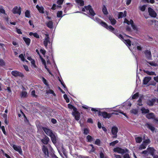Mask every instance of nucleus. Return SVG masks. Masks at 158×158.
I'll list each match as a JSON object with an SVG mask.
<instances>
[{"label":"nucleus","mask_w":158,"mask_h":158,"mask_svg":"<svg viewBox=\"0 0 158 158\" xmlns=\"http://www.w3.org/2000/svg\"><path fill=\"white\" fill-rule=\"evenodd\" d=\"M11 146L15 150L19 152L20 155H22V151L20 147L17 146L15 144H13Z\"/></svg>","instance_id":"12"},{"label":"nucleus","mask_w":158,"mask_h":158,"mask_svg":"<svg viewBox=\"0 0 158 158\" xmlns=\"http://www.w3.org/2000/svg\"><path fill=\"white\" fill-rule=\"evenodd\" d=\"M16 32L18 34H22V33L21 32L20 29H18L17 28H16Z\"/></svg>","instance_id":"60"},{"label":"nucleus","mask_w":158,"mask_h":158,"mask_svg":"<svg viewBox=\"0 0 158 158\" xmlns=\"http://www.w3.org/2000/svg\"><path fill=\"white\" fill-rule=\"evenodd\" d=\"M109 20L110 21L111 24L112 25H114L116 22V21L111 16H110L109 17Z\"/></svg>","instance_id":"28"},{"label":"nucleus","mask_w":158,"mask_h":158,"mask_svg":"<svg viewBox=\"0 0 158 158\" xmlns=\"http://www.w3.org/2000/svg\"><path fill=\"white\" fill-rule=\"evenodd\" d=\"M142 101V98H140L138 101V105H139V106H141L142 105V104L141 102Z\"/></svg>","instance_id":"49"},{"label":"nucleus","mask_w":158,"mask_h":158,"mask_svg":"<svg viewBox=\"0 0 158 158\" xmlns=\"http://www.w3.org/2000/svg\"><path fill=\"white\" fill-rule=\"evenodd\" d=\"M72 114L73 116L74 117L75 119L76 120L78 121L79 120L80 118V113L77 111V110L73 112Z\"/></svg>","instance_id":"17"},{"label":"nucleus","mask_w":158,"mask_h":158,"mask_svg":"<svg viewBox=\"0 0 158 158\" xmlns=\"http://www.w3.org/2000/svg\"><path fill=\"white\" fill-rule=\"evenodd\" d=\"M41 60H42V62L43 63V64H44V65L45 66V69H47V68H46V65L45 61V60H44L43 59H41Z\"/></svg>","instance_id":"63"},{"label":"nucleus","mask_w":158,"mask_h":158,"mask_svg":"<svg viewBox=\"0 0 158 158\" xmlns=\"http://www.w3.org/2000/svg\"><path fill=\"white\" fill-rule=\"evenodd\" d=\"M40 52L43 55H44L45 54L46 51L44 49H41L40 50Z\"/></svg>","instance_id":"59"},{"label":"nucleus","mask_w":158,"mask_h":158,"mask_svg":"<svg viewBox=\"0 0 158 158\" xmlns=\"http://www.w3.org/2000/svg\"><path fill=\"white\" fill-rule=\"evenodd\" d=\"M33 35L34 37H36L37 38H39V35L36 33H34L33 34Z\"/></svg>","instance_id":"64"},{"label":"nucleus","mask_w":158,"mask_h":158,"mask_svg":"<svg viewBox=\"0 0 158 158\" xmlns=\"http://www.w3.org/2000/svg\"><path fill=\"white\" fill-rule=\"evenodd\" d=\"M68 108L70 109H73V112L76 111V110H77V109L76 108L70 104H68Z\"/></svg>","instance_id":"32"},{"label":"nucleus","mask_w":158,"mask_h":158,"mask_svg":"<svg viewBox=\"0 0 158 158\" xmlns=\"http://www.w3.org/2000/svg\"><path fill=\"white\" fill-rule=\"evenodd\" d=\"M1 151L2 152L3 154L6 157H7V158H11L10 156L7 154L5 153L2 150H1Z\"/></svg>","instance_id":"47"},{"label":"nucleus","mask_w":158,"mask_h":158,"mask_svg":"<svg viewBox=\"0 0 158 158\" xmlns=\"http://www.w3.org/2000/svg\"><path fill=\"white\" fill-rule=\"evenodd\" d=\"M143 70L144 72L150 75H156L155 72L152 71H150L147 70H137V76L138 75V73L141 71Z\"/></svg>","instance_id":"11"},{"label":"nucleus","mask_w":158,"mask_h":158,"mask_svg":"<svg viewBox=\"0 0 158 158\" xmlns=\"http://www.w3.org/2000/svg\"><path fill=\"white\" fill-rule=\"evenodd\" d=\"M35 93L34 90H32L31 92V94L33 97H35L36 96L35 95Z\"/></svg>","instance_id":"62"},{"label":"nucleus","mask_w":158,"mask_h":158,"mask_svg":"<svg viewBox=\"0 0 158 158\" xmlns=\"http://www.w3.org/2000/svg\"><path fill=\"white\" fill-rule=\"evenodd\" d=\"M42 80H43V82L47 86H48V84L47 83V81L46 80V79L43 77V78H42Z\"/></svg>","instance_id":"57"},{"label":"nucleus","mask_w":158,"mask_h":158,"mask_svg":"<svg viewBox=\"0 0 158 158\" xmlns=\"http://www.w3.org/2000/svg\"><path fill=\"white\" fill-rule=\"evenodd\" d=\"M155 101V99L154 98L150 99L148 100L147 104L149 106H152Z\"/></svg>","instance_id":"23"},{"label":"nucleus","mask_w":158,"mask_h":158,"mask_svg":"<svg viewBox=\"0 0 158 158\" xmlns=\"http://www.w3.org/2000/svg\"><path fill=\"white\" fill-rule=\"evenodd\" d=\"M5 65V63L2 59H0V66H3Z\"/></svg>","instance_id":"56"},{"label":"nucleus","mask_w":158,"mask_h":158,"mask_svg":"<svg viewBox=\"0 0 158 158\" xmlns=\"http://www.w3.org/2000/svg\"><path fill=\"white\" fill-rule=\"evenodd\" d=\"M95 144L98 145H100V141L99 139H97L95 142Z\"/></svg>","instance_id":"51"},{"label":"nucleus","mask_w":158,"mask_h":158,"mask_svg":"<svg viewBox=\"0 0 158 158\" xmlns=\"http://www.w3.org/2000/svg\"><path fill=\"white\" fill-rule=\"evenodd\" d=\"M147 63L151 66H158V64L157 63H156L154 61L147 62Z\"/></svg>","instance_id":"31"},{"label":"nucleus","mask_w":158,"mask_h":158,"mask_svg":"<svg viewBox=\"0 0 158 158\" xmlns=\"http://www.w3.org/2000/svg\"><path fill=\"white\" fill-rule=\"evenodd\" d=\"M135 140L137 143H140L142 141V138L141 137H137L135 138Z\"/></svg>","instance_id":"38"},{"label":"nucleus","mask_w":158,"mask_h":158,"mask_svg":"<svg viewBox=\"0 0 158 158\" xmlns=\"http://www.w3.org/2000/svg\"><path fill=\"white\" fill-rule=\"evenodd\" d=\"M141 110L143 113H147L149 112V110L148 109H146L144 107H142Z\"/></svg>","instance_id":"36"},{"label":"nucleus","mask_w":158,"mask_h":158,"mask_svg":"<svg viewBox=\"0 0 158 158\" xmlns=\"http://www.w3.org/2000/svg\"><path fill=\"white\" fill-rule=\"evenodd\" d=\"M36 7L40 13H44V8L42 6H39L37 5Z\"/></svg>","instance_id":"21"},{"label":"nucleus","mask_w":158,"mask_h":158,"mask_svg":"<svg viewBox=\"0 0 158 158\" xmlns=\"http://www.w3.org/2000/svg\"><path fill=\"white\" fill-rule=\"evenodd\" d=\"M11 74L15 77L19 76L20 77H22L23 76V74L18 71L15 70L12 72Z\"/></svg>","instance_id":"16"},{"label":"nucleus","mask_w":158,"mask_h":158,"mask_svg":"<svg viewBox=\"0 0 158 158\" xmlns=\"http://www.w3.org/2000/svg\"><path fill=\"white\" fill-rule=\"evenodd\" d=\"M47 26L49 28H52L53 26V23L51 21H49L46 23Z\"/></svg>","instance_id":"35"},{"label":"nucleus","mask_w":158,"mask_h":158,"mask_svg":"<svg viewBox=\"0 0 158 158\" xmlns=\"http://www.w3.org/2000/svg\"><path fill=\"white\" fill-rule=\"evenodd\" d=\"M124 23H126L128 25L131 24L133 29L137 31H138V28L136 26L134 25L133 21L132 20L130 19V21H129L127 19H125Z\"/></svg>","instance_id":"6"},{"label":"nucleus","mask_w":158,"mask_h":158,"mask_svg":"<svg viewBox=\"0 0 158 158\" xmlns=\"http://www.w3.org/2000/svg\"><path fill=\"white\" fill-rule=\"evenodd\" d=\"M131 112L132 113H133L135 114H136L138 113V110L136 109H133L131 110Z\"/></svg>","instance_id":"42"},{"label":"nucleus","mask_w":158,"mask_h":158,"mask_svg":"<svg viewBox=\"0 0 158 158\" xmlns=\"http://www.w3.org/2000/svg\"><path fill=\"white\" fill-rule=\"evenodd\" d=\"M131 105V102H127L124 104V106H122L119 107L118 110H111V111H114V112H118L119 113L122 114L124 115L125 116H127L126 114L123 113L121 110V109H123L124 110H127L129 109Z\"/></svg>","instance_id":"4"},{"label":"nucleus","mask_w":158,"mask_h":158,"mask_svg":"<svg viewBox=\"0 0 158 158\" xmlns=\"http://www.w3.org/2000/svg\"><path fill=\"white\" fill-rule=\"evenodd\" d=\"M82 10L83 11H86L89 10L90 13L89 17L94 20H95L94 18V16L95 15V13L93 11L92 9L91 8V6H85V8H83L82 9Z\"/></svg>","instance_id":"5"},{"label":"nucleus","mask_w":158,"mask_h":158,"mask_svg":"<svg viewBox=\"0 0 158 158\" xmlns=\"http://www.w3.org/2000/svg\"><path fill=\"white\" fill-rule=\"evenodd\" d=\"M31 66L33 68H36V65L35 64V61L33 60H32L31 61Z\"/></svg>","instance_id":"43"},{"label":"nucleus","mask_w":158,"mask_h":158,"mask_svg":"<svg viewBox=\"0 0 158 158\" xmlns=\"http://www.w3.org/2000/svg\"><path fill=\"white\" fill-rule=\"evenodd\" d=\"M139 96V94L138 93H136L132 96V98L133 99H135L137 98Z\"/></svg>","instance_id":"46"},{"label":"nucleus","mask_w":158,"mask_h":158,"mask_svg":"<svg viewBox=\"0 0 158 158\" xmlns=\"http://www.w3.org/2000/svg\"><path fill=\"white\" fill-rule=\"evenodd\" d=\"M47 93H49L50 94H52L54 95H55V94L54 93V91L51 89H49L48 90L47 92Z\"/></svg>","instance_id":"53"},{"label":"nucleus","mask_w":158,"mask_h":158,"mask_svg":"<svg viewBox=\"0 0 158 158\" xmlns=\"http://www.w3.org/2000/svg\"><path fill=\"white\" fill-rule=\"evenodd\" d=\"M117 35L120 39L123 41L128 47L131 46V42L130 40L128 39H124V38H123V36L121 34L118 35Z\"/></svg>","instance_id":"7"},{"label":"nucleus","mask_w":158,"mask_h":158,"mask_svg":"<svg viewBox=\"0 0 158 158\" xmlns=\"http://www.w3.org/2000/svg\"><path fill=\"white\" fill-rule=\"evenodd\" d=\"M127 12L126 11H125L123 13L122 12H120L118 14V18H122L125 17L126 16Z\"/></svg>","instance_id":"26"},{"label":"nucleus","mask_w":158,"mask_h":158,"mask_svg":"<svg viewBox=\"0 0 158 158\" xmlns=\"http://www.w3.org/2000/svg\"><path fill=\"white\" fill-rule=\"evenodd\" d=\"M150 142V141L149 139H148L145 140V141L143 142V143H144L145 144H146L147 146L149 143Z\"/></svg>","instance_id":"48"},{"label":"nucleus","mask_w":158,"mask_h":158,"mask_svg":"<svg viewBox=\"0 0 158 158\" xmlns=\"http://www.w3.org/2000/svg\"><path fill=\"white\" fill-rule=\"evenodd\" d=\"M146 145V144L144 143L143 142L142 144L139 147V149L140 150H142L145 149L147 146Z\"/></svg>","instance_id":"33"},{"label":"nucleus","mask_w":158,"mask_h":158,"mask_svg":"<svg viewBox=\"0 0 158 158\" xmlns=\"http://www.w3.org/2000/svg\"><path fill=\"white\" fill-rule=\"evenodd\" d=\"M49 140V138L47 136H45L43 139L41 140V141L44 144H46L48 143Z\"/></svg>","instance_id":"25"},{"label":"nucleus","mask_w":158,"mask_h":158,"mask_svg":"<svg viewBox=\"0 0 158 158\" xmlns=\"http://www.w3.org/2000/svg\"><path fill=\"white\" fill-rule=\"evenodd\" d=\"M78 6H82L84 5V2L83 0H75Z\"/></svg>","instance_id":"27"},{"label":"nucleus","mask_w":158,"mask_h":158,"mask_svg":"<svg viewBox=\"0 0 158 158\" xmlns=\"http://www.w3.org/2000/svg\"><path fill=\"white\" fill-rule=\"evenodd\" d=\"M42 150L44 152L45 157L48 156V149L44 145L42 147Z\"/></svg>","instance_id":"19"},{"label":"nucleus","mask_w":158,"mask_h":158,"mask_svg":"<svg viewBox=\"0 0 158 158\" xmlns=\"http://www.w3.org/2000/svg\"><path fill=\"white\" fill-rule=\"evenodd\" d=\"M145 126L148 128L152 132H156L155 128L152 124L147 123L146 124Z\"/></svg>","instance_id":"15"},{"label":"nucleus","mask_w":158,"mask_h":158,"mask_svg":"<svg viewBox=\"0 0 158 158\" xmlns=\"http://www.w3.org/2000/svg\"><path fill=\"white\" fill-rule=\"evenodd\" d=\"M102 11L105 15H107L108 13L106 7L105 6H104L102 7Z\"/></svg>","instance_id":"37"},{"label":"nucleus","mask_w":158,"mask_h":158,"mask_svg":"<svg viewBox=\"0 0 158 158\" xmlns=\"http://www.w3.org/2000/svg\"><path fill=\"white\" fill-rule=\"evenodd\" d=\"M64 99L66 100V102L67 103H68L69 102V99L68 98L66 94H64Z\"/></svg>","instance_id":"45"},{"label":"nucleus","mask_w":158,"mask_h":158,"mask_svg":"<svg viewBox=\"0 0 158 158\" xmlns=\"http://www.w3.org/2000/svg\"><path fill=\"white\" fill-rule=\"evenodd\" d=\"M25 16L27 18H30V12L28 10H26L25 12Z\"/></svg>","instance_id":"39"},{"label":"nucleus","mask_w":158,"mask_h":158,"mask_svg":"<svg viewBox=\"0 0 158 158\" xmlns=\"http://www.w3.org/2000/svg\"><path fill=\"white\" fill-rule=\"evenodd\" d=\"M94 20L99 23L102 26L106 28L107 29L112 31L114 34H116L117 33V30H115L112 26H108L107 24L106 23L102 21L99 19L96 18L95 20Z\"/></svg>","instance_id":"2"},{"label":"nucleus","mask_w":158,"mask_h":158,"mask_svg":"<svg viewBox=\"0 0 158 158\" xmlns=\"http://www.w3.org/2000/svg\"><path fill=\"white\" fill-rule=\"evenodd\" d=\"M113 151L114 152H117L121 154H124L125 152L124 149L121 148L119 147L114 148L113 149Z\"/></svg>","instance_id":"13"},{"label":"nucleus","mask_w":158,"mask_h":158,"mask_svg":"<svg viewBox=\"0 0 158 158\" xmlns=\"http://www.w3.org/2000/svg\"><path fill=\"white\" fill-rule=\"evenodd\" d=\"M0 13L5 14V10L3 8H0Z\"/></svg>","instance_id":"58"},{"label":"nucleus","mask_w":158,"mask_h":158,"mask_svg":"<svg viewBox=\"0 0 158 158\" xmlns=\"http://www.w3.org/2000/svg\"><path fill=\"white\" fill-rule=\"evenodd\" d=\"M86 139L89 142H91L93 140V138L90 135H88L86 137Z\"/></svg>","instance_id":"41"},{"label":"nucleus","mask_w":158,"mask_h":158,"mask_svg":"<svg viewBox=\"0 0 158 158\" xmlns=\"http://www.w3.org/2000/svg\"><path fill=\"white\" fill-rule=\"evenodd\" d=\"M19 58L21 59V60L23 61H26V62H28V61L27 60L24 58V56L23 55V54H20L19 56Z\"/></svg>","instance_id":"34"},{"label":"nucleus","mask_w":158,"mask_h":158,"mask_svg":"<svg viewBox=\"0 0 158 158\" xmlns=\"http://www.w3.org/2000/svg\"><path fill=\"white\" fill-rule=\"evenodd\" d=\"M64 0H58L57 1V3L59 5L62 4L63 3Z\"/></svg>","instance_id":"61"},{"label":"nucleus","mask_w":158,"mask_h":158,"mask_svg":"<svg viewBox=\"0 0 158 158\" xmlns=\"http://www.w3.org/2000/svg\"><path fill=\"white\" fill-rule=\"evenodd\" d=\"M145 56L148 59H152V55L150 51L147 50L145 52Z\"/></svg>","instance_id":"20"},{"label":"nucleus","mask_w":158,"mask_h":158,"mask_svg":"<svg viewBox=\"0 0 158 158\" xmlns=\"http://www.w3.org/2000/svg\"><path fill=\"white\" fill-rule=\"evenodd\" d=\"M90 146L92 147V149L89 152H94L95 150V148H94V146L92 144H90L89 145Z\"/></svg>","instance_id":"44"},{"label":"nucleus","mask_w":158,"mask_h":158,"mask_svg":"<svg viewBox=\"0 0 158 158\" xmlns=\"http://www.w3.org/2000/svg\"><path fill=\"white\" fill-rule=\"evenodd\" d=\"M22 89L23 91L21 93V97L22 98H24L27 96V93L26 91H24L25 90V89L23 86L22 87Z\"/></svg>","instance_id":"24"},{"label":"nucleus","mask_w":158,"mask_h":158,"mask_svg":"<svg viewBox=\"0 0 158 158\" xmlns=\"http://www.w3.org/2000/svg\"><path fill=\"white\" fill-rule=\"evenodd\" d=\"M62 11H58L57 14V16L58 17H60L62 16Z\"/></svg>","instance_id":"52"},{"label":"nucleus","mask_w":158,"mask_h":158,"mask_svg":"<svg viewBox=\"0 0 158 158\" xmlns=\"http://www.w3.org/2000/svg\"><path fill=\"white\" fill-rule=\"evenodd\" d=\"M118 128L116 126H114L112 128L111 133L113 135V138H116L117 136Z\"/></svg>","instance_id":"9"},{"label":"nucleus","mask_w":158,"mask_h":158,"mask_svg":"<svg viewBox=\"0 0 158 158\" xmlns=\"http://www.w3.org/2000/svg\"><path fill=\"white\" fill-rule=\"evenodd\" d=\"M146 6V5H144L142 6H140V9L142 11H144L145 10Z\"/></svg>","instance_id":"50"},{"label":"nucleus","mask_w":158,"mask_h":158,"mask_svg":"<svg viewBox=\"0 0 158 158\" xmlns=\"http://www.w3.org/2000/svg\"><path fill=\"white\" fill-rule=\"evenodd\" d=\"M23 39L25 42L26 44L27 45H29L30 43L31 40L29 38L23 37Z\"/></svg>","instance_id":"30"},{"label":"nucleus","mask_w":158,"mask_h":158,"mask_svg":"<svg viewBox=\"0 0 158 158\" xmlns=\"http://www.w3.org/2000/svg\"><path fill=\"white\" fill-rule=\"evenodd\" d=\"M151 77H145L143 80L144 84H147L148 82L151 80Z\"/></svg>","instance_id":"22"},{"label":"nucleus","mask_w":158,"mask_h":158,"mask_svg":"<svg viewBox=\"0 0 158 158\" xmlns=\"http://www.w3.org/2000/svg\"><path fill=\"white\" fill-rule=\"evenodd\" d=\"M42 129L45 133L51 137L52 142L54 143H56V137L55 134L53 133L52 131L46 127H43Z\"/></svg>","instance_id":"3"},{"label":"nucleus","mask_w":158,"mask_h":158,"mask_svg":"<svg viewBox=\"0 0 158 158\" xmlns=\"http://www.w3.org/2000/svg\"><path fill=\"white\" fill-rule=\"evenodd\" d=\"M148 150L152 156H154V153L155 150L153 148H148Z\"/></svg>","instance_id":"29"},{"label":"nucleus","mask_w":158,"mask_h":158,"mask_svg":"<svg viewBox=\"0 0 158 158\" xmlns=\"http://www.w3.org/2000/svg\"><path fill=\"white\" fill-rule=\"evenodd\" d=\"M148 11L149 15L152 17H156L157 14L155 11L151 8L149 7L148 8Z\"/></svg>","instance_id":"14"},{"label":"nucleus","mask_w":158,"mask_h":158,"mask_svg":"<svg viewBox=\"0 0 158 158\" xmlns=\"http://www.w3.org/2000/svg\"><path fill=\"white\" fill-rule=\"evenodd\" d=\"M12 11L14 14H18L20 15L21 14L20 8H18L17 6L15 7L12 10Z\"/></svg>","instance_id":"18"},{"label":"nucleus","mask_w":158,"mask_h":158,"mask_svg":"<svg viewBox=\"0 0 158 158\" xmlns=\"http://www.w3.org/2000/svg\"><path fill=\"white\" fill-rule=\"evenodd\" d=\"M43 43L46 48H47L48 44H51L48 35L47 34H45V37L44 39Z\"/></svg>","instance_id":"8"},{"label":"nucleus","mask_w":158,"mask_h":158,"mask_svg":"<svg viewBox=\"0 0 158 158\" xmlns=\"http://www.w3.org/2000/svg\"><path fill=\"white\" fill-rule=\"evenodd\" d=\"M118 141L117 140H116L115 141H113V142L110 143V146H114L115 144L118 143Z\"/></svg>","instance_id":"40"},{"label":"nucleus","mask_w":158,"mask_h":158,"mask_svg":"<svg viewBox=\"0 0 158 158\" xmlns=\"http://www.w3.org/2000/svg\"><path fill=\"white\" fill-rule=\"evenodd\" d=\"M89 133V130L87 128H85L84 129V134L85 135H87Z\"/></svg>","instance_id":"54"},{"label":"nucleus","mask_w":158,"mask_h":158,"mask_svg":"<svg viewBox=\"0 0 158 158\" xmlns=\"http://www.w3.org/2000/svg\"><path fill=\"white\" fill-rule=\"evenodd\" d=\"M146 117L148 119H154V121L158 122V118H156L155 117L154 114L153 113H150L147 114L146 115Z\"/></svg>","instance_id":"10"},{"label":"nucleus","mask_w":158,"mask_h":158,"mask_svg":"<svg viewBox=\"0 0 158 158\" xmlns=\"http://www.w3.org/2000/svg\"><path fill=\"white\" fill-rule=\"evenodd\" d=\"M0 128L1 129L3 133L5 135H6V131L5 129V127L4 126H2L1 127H0Z\"/></svg>","instance_id":"55"},{"label":"nucleus","mask_w":158,"mask_h":158,"mask_svg":"<svg viewBox=\"0 0 158 158\" xmlns=\"http://www.w3.org/2000/svg\"><path fill=\"white\" fill-rule=\"evenodd\" d=\"M101 109H98L97 108H92L91 109V110L92 111L94 112H98V114L99 116H102L105 119H109L110 118L112 115H113V113H108L106 112L103 111L101 112L99 110ZM102 110L103 109H101Z\"/></svg>","instance_id":"1"}]
</instances>
